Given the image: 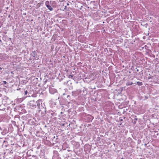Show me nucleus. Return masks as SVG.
<instances>
[{
  "label": "nucleus",
  "instance_id": "2",
  "mask_svg": "<svg viewBox=\"0 0 159 159\" xmlns=\"http://www.w3.org/2000/svg\"><path fill=\"white\" fill-rule=\"evenodd\" d=\"M45 5L47 8L50 11H52L53 10L49 4V2L48 1H46L45 2Z\"/></svg>",
  "mask_w": 159,
  "mask_h": 159
},
{
  "label": "nucleus",
  "instance_id": "5",
  "mask_svg": "<svg viewBox=\"0 0 159 159\" xmlns=\"http://www.w3.org/2000/svg\"><path fill=\"white\" fill-rule=\"evenodd\" d=\"M137 84L139 86H141L143 85V83L142 82H137Z\"/></svg>",
  "mask_w": 159,
  "mask_h": 159
},
{
  "label": "nucleus",
  "instance_id": "1",
  "mask_svg": "<svg viewBox=\"0 0 159 159\" xmlns=\"http://www.w3.org/2000/svg\"><path fill=\"white\" fill-rule=\"evenodd\" d=\"M28 103L30 106L34 107H36L37 106L38 107L40 106V101L39 100L35 101L34 100H32L30 101Z\"/></svg>",
  "mask_w": 159,
  "mask_h": 159
},
{
  "label": "nucleus",
  "instance_id": "3",
  "mask_svg": "<svg viewBox=\"0 0 159 159\" xmlns=\"http://www.w3.org/2000/svg\"><path fill=\"white\" fill-rule=\"evenodd\" d=\"M49 90L50 93L51 94H53L57 92V90L56 89L53 88L51 87H50L49 88Z\"/></svg>",
  "mask_w": 159,
  "mask_h": 159
},
{
  "label": "nucleus",
  "instance_id": "4",
  "mask_svg": "<svg viewBox=\"0 0 159 159\" xmlns=\"http://www.w3.org/2000/svg\"><path fill=\"white\" fill-rule=\"evenodd\" d=\"M133 84V83L132 82L129 81L128 82L126 83V85L127 86H129Z\"/></svg>",
  "mask_w": 159,
  "mask_h": 159
},
{
  "label": "nucleus",
  "instance_id": "10",
  "mask_svg": "<svg viewBox=\"0 0 159 159\" xmlns=\"http://www.w3.org/2000/svg\"><path fill=\"white\" fill-rule=\"evenodd\" d=\"M135 119L136 120H137V118H135Z\"/></svg>",
  "mask_w": 159,
  "mask_h": 159
},
{
  "label": "nucleus",
  "instance_id": "8",
  "mask_svg": "<svg viewBox=\"0 0 159 159\" xmlns=\"http://www.w3.org/2000/svg\"><path fill=\"white\" fill-rule=\"evenodd\" d=\"M3 83L4 84H7V82L5 81H3Z\"/></svg>",
  "mask_w": 159,
  "mask_h": 159
},
{
  "label": "nucleus",
  "instance_id": "11",
  "mask_svg": "<svg viewBox=\"0 0 159 159\" xmlns=\"http://www.w3.org/2000/svg\"><path fill=\"white\" fill-rule=\"evenodd\" d=\"M55 138V136H54L53 138V139H54Z\"/></svg>",
  "mask_w": 159,
  "mask_h": 159
},
{
  "label": "nucleus",
  "instance_id": "6",
  "mask_svg": "<svg viewBox=\"0 0 159 159\" xmlns=\"http://www.w3.org/2000/svg\"><path fill=\"white\" fill-rule=\"evenodd\" d=\"M73 75H70L68 77H69V78H71V79H73Z\"/></svg>",
  "mask_w": 159,
  "mask_h": 159
},
{
  "label": "nucleus",
  "instance_id": "13",
  "mask_svg": "<svg viewBox=\"0 0 159 159\" xmlns=\"http://www.w3.org/2000/svg\"><path fill=\"white\" fill-rule=\"evenodd\" d=\"M147 145V144H145V145Z\"/></svg>",
  "mask_w": 159,
  "mask_h": 159
},
{
  "label": "nucleus",
  "instance_id": "12",
  "mask_svg": "<svg viewBox=\"0 0 159 159\" xmlns=\"http://www.w3.org/2000/svg\"><path fill=\"white\" fill-rule=\"evenodd\" d=\"M0 130H1V129L0 127Z\"/></svg>",
  "mask_w": 159,
  "mask_h": 159
},
{
  "label": "nucleus",
  "instance_id": "9",
  "mask_svg": "<svg viewBox=\"0 0 159 159\" xmlns=\"http://www.w3.org/2000/svg\"><path fill=\"white\" fill-rule=\"evenodd\" d=\"M137 71L138 72L139 71V70L138 69L137 70Z\"/></svg>",
  "mask_w": 159,
  "mask_h": 159
},
{
  "label": "nucleus",
  "instance_id": "7",
  "mask_svg": "<svg viewBox=\"0 0 159 159\" xmlns=\"http://www.w3.org/2000/svg\"><path fill=\"white\" fill-rule=\"evenodd\" d=\"M27 93H28V92H27V90L25 91V93H25V95H26L27 94Z\"/></svg>",
  "mask_w": 159,
  "mask_h": 159
}]
</instances>
